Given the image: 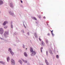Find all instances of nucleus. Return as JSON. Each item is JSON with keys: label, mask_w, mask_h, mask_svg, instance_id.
<instances>
[{"label": "nucleus", "mask_w": 65, "mask_h": 65, "mask_svg": "<svg viewBox=\"0 0 65 65\" xmlns=\"http://www.w3.org/2000/svg\"><path fill=\"white\" fill-rule=\"evenodd\" d=\"M30 51L31 53H32L31 54V56H33V55H35V54H36V52L35 51H33V48L31 47H30Z\"/></svg>", "instance_id": "1"}, {"label": "nucleus", "mask_w": 65, "mask_h": 65, "mask_svg": "<svg viewBox=\"0 0 65 65\" xmlns=\"http://www.w3.org/2000/svg\"><path fill=\"white\" fill-rule=\"evenodd\" d=\"M3 33V29L2 28H0V33L2 34Z\"/></svg>", "instance_id": "2"}, {"label": "nucleus", "mask_w": 65, "mask_h": 65, "mask_svg": "<svg viewBox=\"0 0 65 65\" xmlns=\"http://www.w3.org/2000/svg\"><path fill=\"white\" fill-rule=\"evenodd\" d=\"M9 51L10 52V53L12 54V55H14V53H13V52L12 51H11V50L10 48H9Z\"/></svg>", "instance_id": "3"}, {"label": "nucleus", "mask_w": 65, "mask_h": 65, "mask_svg": "<svg viewBox=\"0 0 65 65\" xmlns=\"http://www.w3.org/2000/svg\"><path fill=\"white\" fill-rule=\"evenodd\" d=\"M11 63L13 65H14V64H15V62H14V61L12 59H11Z\"/></svg>", "instance_id": "4"}, {"label": "nucleus", "mask_w": 65, "mask_h": 65, "mask_svg": "<svg viewBox=\"0 0 65 65\" xmlns=\"http://www.w3.org/2000/svg\"><path fill=\"white\" fill-rule=\"evenodd\" d=\"M7 23H8V22L7 21H5L3 23V25L4 26H5L6 24H7Z\"/></svg>", "instance_id": "5"}, {"label": "nucleus", "mask_w": 65, "mask_h": 65, "mask_svg": "<svg viewBox=\"0 0 65 65\" xmlns=\"http://www.w3.org/2000/svg\"><path fill=\"white\" fill-rule=\"evenodd\" d=\"M10 6L11 8H13V5H12V3H11L10 4Z\"/></svg>", "instance_id": "6"}, {"label": "nucleus", "mask_w": 65, "mask_h": 65, "mask_svg": "<svg viewBox=\"0 0 65 65\" xmlns=\"http://www.w3.org/2000/svg\"><path fill=\"white\" fill-rule=\"evenodd\" d=\"M41 43L43 45V46L44 45H45V43L44 42H43V41H42L41 42Z\"/></svg>", "instance_id": "7"}, {"label": "nucleus", "mask_w": 65, "mask_h": 65, "mask_svg": "<svg viewBox=\"0 0 65 65\" xmlns=\"http://www.w3.org/2000/svg\"><path fill=\"white\" fill-rule=\"evenodd\" d=\"M9 13H10V14L11 15H13V13H12V12L11 11H10V12H9Z\"/></svg>", "instance_id": "8"}, {"label": "nucleus", "mask_w": 65, "mask_h": 65, "mask_svg": "<svg viewBox=\"0 0 65 65\" xmlns=\"http://www.w3.org/2000/svg\"><path fill=\"white\" fill-rule=\"evenodd\" d=\"M24 54L25 56L26 57H27V56H28L27 54V53H26V52H24Z\"/></svg>", "instance_id": "9"}, {"label": "nucleus", "mask_w": 65, "mask_h": 65, "mask_svg": "<svg viewBox=\"0 0 65 65\" xmlns=\"http://www.w3.org/2000/svg\"><path fill=\"white\" fill-rule=\"evenodd\" d=\"M3 4V2L1 1H0V5L2 4Z\"/></svg>", "instance_id": "10"}, {"label": "nucleus", "mask_w": 65, "mask_h": 65, "mask_svg": "<svg viewBox=\"0 0 65 65\" xmlns=\"http://www.w3.org/2000/svg\"><path fill=\"white\" fill-rule=\"evenodd\" d=\"M7 61L8 62L9 61V57H8L7 58Z\"/></svg>", "instance_id": "11"}, {"label": "nucleus", "mask_w": 65, "mask_h": 65, "mask_svg": "<svg viewBox=\"0 0 65 65\" xmlns=\"http://www.w3.org/2000/svg\"><path fill=\"white\" fill-rule=\"evenodd\" d=\"M19 62H20V64H22V63H23L22 62V61L21 60H19Z\"/></svg>", "instance_id": "12"}, {"label": "nucleus", "mask_w": 65, "mask_h": 65, "mask_svg": "<svg viewBox=\"0 0 65 65\" xmlns=\"http://www.w3.org/2000/svg\"><path fill=\"white\" fill-rule=\"evenodd\" d=\"M23 61L24 62V63H27V61L25 60H23Z\"/></svg>", "instance_id": "13"}, {"label": "nucleus", "mask_w": 65, "mask_h": 65, "mask_svg": "<svg viewBox=\"0 0 65 65\" xmlns=\"http://www.w3.org/2000/svg\"><path fill=\"white\" fill-rule=\"evenodd\" d=\"M45 42L46 44H47V43H48V40H45Z\"/></svg>", "instance_id": "14"}, {"label": "nucleus", "mask_w": 65, "mask_h": 65, "mask_svg": "<svg viewBox=\"0 0 65 65\" xmlns=\"http://www.w3.org/2000/svg\"><path fill=\"white\" fill-rule=\"evenodd\" d=\"M35 37H37V35H36V34L35 33Z\"/></svg>", "instance_id": "15"}, {"label": "nucleus", "mask_w": 65, "mask_h": 65, "mask_svg": "<svg viewBox=\"0 0 65 65\" xmlns=\"http://www.w3.org/2000/svg\"><path fill=\"white\" fill-rule=\"evenodd\" d=\"M0 63H1L2 64H4V63L3 61H0Z\"/></svg>", "instance_id": "16"}, {"label": "nucleus", "mask_w": 65, "mask_h": 65, "mask_svg": "<svg viewBox=\"0 0 65 65\" xmlns=\"http://www.w3.org/2000/svg\"><path fill=\"white\" fill-rule=\"evenodd\" d=\"M56 57L57 58H58H58H59V55H56Z\"/></svg>", "instance_id": "17"}, {"label": "nucleus", "mask_w": 65, "mask_h": 65, "mask_svg": "<svg viewBox=\"0 0 65 65\" xmlns=\"http://www.w3.org/2000/svg\"><path fill=\"white\" fill-rule=\"evenodd\" d=\"M46 65H49V63H48V62H46Z\"/></svg>", "instance_id": "18"}, {"label": "nucleus", "mask_w": 65, "mask_h": 65, "mask_svg": "<svg viewBox=\"0 0 65 65\" xmlns=\"http://www.w3.org/2000/svg\"><path fill=\"white\" fill-rule=\"evenodd\" d=\"M53 30H52L51 31V32L52 33V35H53Z\"/></svg>", "instance_id": "19"}, {"label": "nucleus", "mask_w": 65, "mask_h": 65, "mask_svg": "<svg viewBox=\"0 0 65 65\" xmlns=\"http://www.w3.org/2000/svg\"><path fill=\"white\" fill-rule=\"evenodd\" d=\"M7 28V27H6V26H5L4 27V28H5V29H6V28Z\"/></svg>", "instance_id": "20"}, {"label": "nucleus", "mask_w": 65, "mask_h": 65, "mask_svg": "<svg viewBox=\"0 0 65 65\" xmlns=\"http://www.w3.org/2000/svg\"><path fill=\"white\" fill-rule=\"evenodd\" d=\"M45 62L46 63L47 62V60H45Z\"/></svg>", "instance_id": "21"}, {"label": "nucleus", "mask_w": 65, "mask_h": 65, "mask_svg": "<svg viewBox=\"0 0 65 65\" xmlns=\"http://www.w3.org/2000/svg\"><path fill=\"white\" fill-rule=\"evenodd\" d=\"M35 17H32V19H34V20L35 19Z\"/></svg>", "instance_id": "22"}, {"label": "nucleus", "mask_w": 65, "mask_h": 65, "mask_svg": "<svg viewBox=\"0 0 65 65\" xmlns=\"http://www.w3.org/2000/svg\"><path fill=\"white\" fill-rule=\"evenodd\" d=\"M43 49V47H41V50H42Z\"/></svg>", "instance_id": "23"}, {"label": "nucleus", "mask_w": 65, "mask_h": 65, "mask_svg": "<svg viewBox=\"0 0 65 65\" xmlns=\"http://www.w3.org/2000/svg\"><path fill=\"white\" fill-rule=\"evenodd\" d=\"M39 40L40 41H41V39H40V38H39Z\"/></svg>", "instance_id": "24"}, {"label": "nucleus", "mask_w": 65, "mask_h": 65, "mask_svg": "<svg viewBox=\"0 0 65 65\" xmlns=\"http://www.w3.org/2000/svg\"><path fill=\"white\" fill-rule=\"evenodd\" d=\"M35 20H36V21L37 20V19L36 18H35Z\"/></svg>", "instance_id": "25"}, {"label": "nucleus", "mask_w": 65, "mask_h": 65, "mask_svg": "<svg viewBox=\"0 0 65 65\" xmlns=\"http://www.w3.org/2000/svg\"><path fill=\"white\" fill-rule=\"evenodd\" d=\"M21 3H23V1H21Z\"/></svg>", "instance_id": "26"}, {"label": "nucleus", "mask_w": 65, "mask_h": 65, "mask_svg": "<svg viewBox=\"0 0 65 65\" xmlns=\"http://www.w3.org/2000/svg\"><path fill=\"white\" fill-rule=\"evenodd\" d=\"M11 28H13L12 27V25H11Z\"/></svg>", "instance_id": "27"}, {"label": "nucleus", "mask_w": 65, "mask_h": 65, "mask_svg": "<svg viewBox=\"0 0 65 65\" xmlns=\"http://www.w3.org/2000/svg\"><path fill=\"white\" fill-rule=\"evenodd\" d=\"M39 19H40V18H41V16H40L39 17Z\"/></svg>", "instance_id": "28"}, {"label": "nucleus", "mask_w": 65, "mask_h": 65, "mask_svg": "<svg viewBox=\"0 0 65 65\" xmlns=\"http://www.w3.org/2000/svg\"><path fill=\"white\" fill-rule=\"evenodd\" d=\"M43 18L44 19H45V17H43Z\"/></svg>", "instance_id": "29"}, {"label": "nucleus", "mask_w": 65, "mask_h": 65, "mask_svg": "<svg viewBox=\"0 0 65 65\" xmlns=\"http://www.w3.org/2000/svg\"><path fill=\"white\" fill-rule=\"evenodd\" d=\"M50 33H48V35H50Z\"/></svg>", "instance_id": "30"}, {"label": "nucleus", "mask_w": 65, "mask_h": 65, "mask_svg": "<svg viewBox=\"0 0 65 65\" xmlns=\"http://www.w3.org/2000/svg\"><path fill=\"white\" fill-rule=\"evenodd\" d=\"M41 52H42V50H41Z\"/></svg>", "instance_id": "31"}, {"label": "nucleus", "mask_w": 65, "mask_h": 65, "mask_svg": "<svg viewBox=\"0 0 65 65\" xmlns=\"http://www.w3.org/2000/svg\"><path fill=\"white\" fill-rule=\"evenodd\" d=\"M47 53H48L47 51H46V53L47 55Z\"/></svg>", "instance_id": "32"}, {"label": "nucleus", "mask_w": 65, "mask_h": 65, "mask_svg": "<svg viewBox=\"0 0 65 65\" xmlns=\"http://www.w3.org/2000/svg\"><path fill=\"white\" fill-rule=\"evenodd\" d=\"M24 27L25 28H26V26H24Z\"/></svg>", "instance_id": "33"}, {"label": "nucleus", "mask_w": 65, "mask_h": 65, "mask_svg": "<svg viewBox=\"0 0 65 65\" xmlns=\"http://www.w3.org/2000/svg\"><path fill=\"white\" fill-rule=\"evenodd\" d=\"M51 54H53V53H52V52H51Z\"/></svg>", "instance_id": "34"}, {"label": "nucleus", "mask_w": 65, "mask_h": 65, "mask_svg": "<svg viewBox=\"0 0 65 65\" xmlns=\"http://www.w3.org/2000/svg\"><path fill=\"white\" fill-rule=\"evenodd\" d=\"M53 36H54V34H53Z\"/></svg>", "instance_id": "35"}, {"label": "nucleus", "mask_w": 65, "mask_h": 65, "mask_svg": "<svg viewBox=\"0 0 65 65\" xmlns=\"http://www.w3.org/2000/svg\"><path fill=\"white\" fill-rule=\"evenodd\" d=\"M27 48H26V50H27Z\"/></svg>", "instance_id": "36"}]
</instances>
